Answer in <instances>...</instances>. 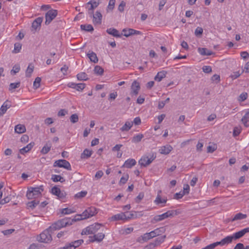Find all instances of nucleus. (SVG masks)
Returning <instances> with one entry per match:
<instances>
[{
	"mask_svg": "<svg viewBox=\"0 0 249 249\" xmlns=\"http://www.w3.org/2000/svg\"><path fill=\"white\" fill-rule=\"evenodd\" d=\"M44 191V187L40 185L36 187H30L26 193V196L29 199L36 198L41 195V193Z\"/></svg>",
	"mask_w": 249,
	"mask_h": 249,
	"instance_id": "1",
	"label": "nucleus"
},
{
	"mask_svg": "<svg viewBox=\"0 0 249 249\" xmlns=\"http://www.w3.org/2000/svg\"><path fill=\"white\" fill-rule=\"evenodd\" d=\"M160 231L159 229H156L150 232L143 234L137 239V241L140 243L146 242L152 238L159 236L160 234Z\"/></svg>",
	"mask_w": 249,
	"mask_h": 249,
	"instance_id": "2",
	"label": "nucleus"
},
{
	"mask_svg": "<svg viewBox=\"0 0 249 249\" xmlns=\"http://www.w3.org/2000/svg\"><path fill=\"white\" fill-rule=\"evenodd\" d=\"M97 213V209L94 207H90L85 210L81 214L78 215L80 218H77V220L85 219L89 218Z\"/></svg>",
	"mask_w": 249,
	"mask_h": 249,
	"instance_id": "3",
	"label": "nucleus"
},
{
	"mask_svg": "<svg viewBox=\"0 0 249 249\" xmlns=\"http://www.w3.org/2000/svg\"><path fill=\"white\" fill-rule=\"evenodd\" d=\"M52 232L48 228L40 234L39 237L37 238V240L40 242L45 243H50L52 240Z\"/></svg>",
	"mask_w": 249,
	"mask_h": 249,
	"instance_id": "4",
	"label": "nucleus"
},
{
	"mask_svg": "<svg viewBox=\"0 0 249 249\" xmlns=\"http://www.w3.org/2000/svg\"><path fill=\"white\" fill-rule=\"evenodd\" d=\"M101 226L102 225L99 223H95L89 225L82 230L81 234L88 235L94 234L100 229Z\"/></svg>",
	"mask_w": 249,
	"mask_h": 249,
	"instance_id": "5",
	"label": "nucleus"
},
{
	"mask_svg": "<svg viewBox=\"0 0 249 249\" xmlns=\"http://www.w3.org/2000/svg\"><path fill=\"white\" fill-rule=\"evenodd\" d=\"M53 166L63 168L69 171L71 170V164L65 160H59L55 161Z\"/></svg>",
	"mask_w": 249,
	"mask_h": 249,
	"instance_id": "6",
	"label": "nucleus"
},
{
	"mask_svg": "<svg viewBox=\"0 0 249 249\" xmlns=\"http://www.w3.org/2000/svg\"><path fill=\"white\" fill-rule=\"evenodd\" d=\"M57 11L56 10L51 9L49 10L45 14V24H49L56 17Z\"/></svg>",
	"mask_w": 249,
	"mask_h": 249,
	"instance_id": "7",
	"label": "nucleus"
},
{
	"mask_svg": "<svg viewBox=\"0 0 249 249\" xmlns=\"http://www.w3.org/2000/svg\"><path fill=\"white\" fill-rule=\"evenodd\" d=\"M140 89V83L137 81L135 80L132 84L131 86V92L130 94L132 97L136 96Z\"/></svg>",
	"mask_w": 249,
	"mask_h": 249,
	"instance_id": "8",
	"label": "nucleus"
},
{
	"mask_svg": "<svg viewBox=\"0 0 249 249\" xmlns=\"http://www.w3.org/2000/svg\"><path fill=\"white\" fill-rule=\"evenodd\" d=\"M52 193L60 199H63L65 198L66 193L64 191H61L60 189L56 186H54L52 189Z\"/></svg>",
	"mask_w": 249,
	"mask_h": 249,
	"instance_id": "9",
	"label": "nucleus"
},
{
	"mask_svg": "<svg viewBox=\"0 0 249 249\" xmlns=\"http://www.w3.org/2000/svg\"><path fill=\"white\" fill-rule=\"evenodd\" d=\"M105 238V234L102 232L94 234L93 236H89V241L90 243L94 242H101Z\"/></svg>",
	"mask_w": 249,
	"mask_h": 249,
	"instance_id": "10",
	"label": "nucleus"
},
{
	"mask_svg": "<svg viewBox=\"0 0 249 249\" xmlns=\"http://www.w3.org/2000/svg\"><path fill=\"white\" fill-rule=\"evenodd\" d=\"M152 157L149 158L147 156H143L139 161V163L141 166L146 167L149 165L154 160Z\"/></svg>",
	"mask_w": 249,
	"mask_h": 249,
	"instance_id": "11",
	"label": "nucleus"
},
{
	"mask_svg": "<svg viewBox=\"0 0 249 249\" xmlns=\"http://www.w3.org/2000/svg\"><path fill=\"white\" fill-rule=\"evenodd\" d=\"M68 87L75 89L77 91H82L85 88L86 84L84 83L76 84L73 82H70L67 85Z\"/></svg>",
	"mask_w": 249,
	"mask_h": 249,
	"instance_id": "12",
	"label": "nucleus"
},
{
	"mask_svg": "<svg viewBox=\"0 0 249 249\" xmlns=\"http://www.w3.org/2000/svg\"><path fill=\"white\" fill-rule=\"evenodd\" d=\"M76 220H77V219H71V218H65L59 220V221L61 224L60 226L62 228L63 227L72 225V223Z\"/></svg>",
	"mask_w": 249,
	"mask_h": 249,
	"instance_id": "13",
	"label": "nucleus"
},
{
	"mask_svg": "<svg viewBox=\"0 0 249 249\" xmlns=\"http://www.w3.org/2000/svg\"><path fill=\"white\" fill-rule=\"evenodd\" d=\"M247 232H249V227L234 233L231 236L233 238V240H236L240 238Z\"/></svg>",
	"mask_w": 249,
	"mask_h": 249,
	"instance_id": "14",
	"label": "nucleus"
},
{
	"mask_svg": "<svg viewBox=\"0 0 249 249\" xmlns=\"http://www.w3.org/2000/svg\"><path fill=\"white\" fill-rule=\"evenodd\" d=\"M165 237V236H160L158 237L155 239V240L153 242L149 244V248H152L160 245L161 243H162L164 241Z\"/></svg>",
	"mask_w": 249,
	"mask_h": 249,
	"instance_id": "15",
	"label": "nucleus"
},
{
	"mask_svg": "<svg viewBox=\"0 0 249 249\" xmlns=\"http://www.w3.org/2000/svg\"><path fill=\"white\" fill-rule=\"evenodd\" d=\"M123 32L124 33V36L126 37H128L130 36H132L133 35H140L141 34V32L139 31L135 30L133 29H124L123 30Z\"/></svg>",
	"mask_w": 249,
	"mask_h": 249,
	"instance_id": "16",
	"label": "nucleus"
},
{
	"mask_svg": "<svg viewBox=\"0 0 249 249\" xmlns=\"http://www.w3.org/2000/svg\"><path fill=\"white\" fill-rule=\"evenodd\" d=\"M170 215H171V212L170 211H168L166 213H165L161 214L156 215L154 217L153 220L155 222L160 221L168 217Z\"/></svg>",
	"mask_w": 249,
	"mask_h": 249,
	"instance_id": "17",
	"label": "nucleus"
},
{
	"mask_svg": "<svg viewBox=\"0 0 249 249\" xmlns=\"http://www.w3.org/2000/svg\"><path fill=\"white\" fill-rule=\"evenodd\" d=\"M93 22L94 24H101L102 23V15L99 11H96L93 15Z\"/></svg>",
	"mask_w": 249,
	"mask_h": 249,
	"instance_id": "18",
	"label": "nucleus"
},
{
	"mask_svg": "<svg viewBox=\"0 0 249 249\" xmlns=\"http://www.w3.org/2000/svg\"><path fill=\"white\" fill-rule=\"evenodd\" d=\"M11 106V104L10 102L6 101L0 108V117L2 116L7 111V110L10 108Z\"/></svg>",
	"mask_w": 249,
	"mask_h": 249,
	"instance_id": "19",
	"label": "nucleus"
},
{
	"mask_svg": "<svg viewBox=\"0 0 249 249\" xmlns=\"http://www.w3.org/2000/svg\"><path fill=\"white\" fill-rule=\"evenodd\" d=\"M43 17H38L36 18L32 23V27L35 30H37V28H40L41 24L43 21Z\"/></svg>",
	"mask_w": 249,
	"mask_h": 249,
	"instance_id": "20",
	"label": "nucleus"
},
{
	"mask_svg": "<svg viewBox=\"0 0 249 249\" xmlns=\"http://www.w3.org/2000/svg\"><path fill=\"white\" fill-rule=\"evenodd\" d=\"M126 218V214L125 213H118L117 214H115L111 217L110 219L112 221H117L120 220H122L123 221H125V219Z\"/></svg>",
	"mask_w": 249,
	"mask_h": 249,
	"instance_id": "21",
	"label": "nucleus"
},
{
	"mask_svg": "<svg viewBox=\"0 0 249 249\" xmlns=\"http://www.w3.org/2000/svg\"><path fill=\"white\" fill-rule=\"evenodd\" d=\"M171 151V147L170 145L167 144L164 146H162L159 149V152L161 154L167 155Z\"/></svg>",
	"mask_w": 249,
	"mask_h": 249,
	"instance_id": "22",
	"label": "nucleus"
},
{
	"mask_svg": "<svg viewBox=\"0 0 249 249\" xmlns=\"http://www.w3.org/2000/svg\"><path fill=\"white\" fill-rule=\"evenodd\" d=\"M242 123L246 127H249V109L247 110L241 119Z\"/></svg>",
	"mask_w": 249,
	"mask_h": 249,
	"instance_id": "23",
	"label": "nucleus"
},
{
	"mask_svg": "<svg viewBox=\"0 0 249 249\" xmlns=\"http://www.w3.org/2000/svg\"><path fill=\"white\" fill-rule=\"evenodd\" d=\"M136 164V161L133 159H129L127 160L124 163L123 167L127 168H131L132 166Z\"/></svg>",
	"mask_w": 249,
	"mask_h": 249,
	"instance_id": "24",
	"label": "nucleus"
},
{
	"mask_svg": "<svg viewBox=\"0 0 249 249\" xmlns=\"http://www.w3.org/2000/svg\"><path fill=\"white\" fill-rule=\"evenodd\" d=\"M107 33L116 37H120L122 36L117 29L113 28L107 29Z\"/></svg>",
	"mask_w": 249,
	"mask_h": 249,
	"instance_id": "25",
	"label": "nucleus"
},
{
	"mask_svg": "<svg viewBox=\"0 0 249 249\" xmlns=\"http://www.w3.org/2000/svg\"><path fill=\"white\" fill-rule=\"evenodd\" d=\"M87 56L90 59V60L94 63H97L98 62V58L96 54L92 51H89L87 53Z\"/></svg>",
	"mask_w": 249,
	"mask_h": 249,
	"instance_id": "26",
	"label": "nucleus"
},
{
	"mask_svg": "<svg viewBox=\"0 0 249 249\" xmlns=\"http://www.w3.org/2000/svg\"><path fill=\"white\" fill-rule=\"evenodd\" d=\"M247 215L246 214H243L241 213H236L234 217L231 219V221H235L238 220H242L246 218Z\"/></svg>",
	"mask_w": 249,
	"mask_h": 249,
	"instance_id": "27",
	"label": "nucleus"
},
{
	"mask_svg": "<svg viewBox=\"0 0 249 249\" xmlns=\"http://www.w3.org/2000/svg\"><path fill=\"white\" fill-rule=\"evenodd\" d=\"M99 4V0H91L87 3V6L89 7H89H90V9H94L98 7Z\"/></svg>",
	"mask_w": 249,
	"mask_h": 249,
	"instance_id": "28",
	"label": "nucleus"
},
{
	"mask_svg": "<svg viewBox=\"0 0 249 249\" xmlns=\"http://www.w3.org/2000/svg\"><path fill=\"white\" fill-rule=\"evenodd\" d=\"M161 193V191H159L158 193V195L157 196V197L156 199L154 201V202L157 205H160L161 204L165 203L166 202V200L163 198H162L160 193Z\"/></svg>",
	"mask_w": 249,
	"mask_h": 249,
	"instance_id": "29",
	"label": "nucleus"
},
{
	"mask_svg": "<svg viewBox=\"0 0 249 249\" xmlns=\"http://www.w3.org/2000/svg\"><path fill=\"white\" fill-rule=\"evenodd\" d=\"M61 224L59 222V220L53 223L51 226L49 227V229L51 231L53 232L54 231L58 230L60 229L61 228Z\"/></svg>",
	"mask_w": 249,
	"mask_h": 249,
	"instance_id": "30",
	"label": "nucleus"
},
{
	"mask_svg": "<svg viewBox=\"0 0 249 249\" xmlns=\"http://www.w3.org/2000/svg\"><path fill=\"white\" fill-rule=\"evenodd\" d=\"M26 131L25 127L24 125L22 124H18L16 125L15 127V131L16 133L18 134H21L25 132Z\"/></svg>",
	"mask_w": 249,
	"mask_h": 249,
	"instance_id": "31",
	"label": "nucleus"
},
{
	"mask_svg": "<svg viewBox=\"0 0 249 249\" xmlns=\"http://www.w3.org/2000/svg\"><path fill=\"white\" fill-rule=\"evenodd\" d=\"M198 51L202 55H211L213 53L212 51L204 48H199L198 49Z\"/></svg>",
	"mask_w": 249,
	"mask_h": 249,
	"instance_id": "32",
	"label": "nucleus"
},
{
	"mask_svg": "<svg viewBox=\"0 0 249 249\" xmlns=\"http://www.w3.org/2000/svg\"><path fill=\"white\" fill-rule=\"evenodd\" d=\"M92 154V151L91 150L85 149L81 155V158L82 159H88L91 156Z\"/></svg>",
	"mask_w": 249,
	"mask_h": 249,
	"instance_id": "33",
	"label": "nucleus"
},
{
	"mask_svg": "<svg viewBox=\"0 0 249 249\" xmlns=\"http://www.w3.org/2000/svg\"><path fill=\"white\" fill-rule=\"evenodd\" d=\"M51 147H52L51 143L50 142H47L42 148V149L41 150V153L42 154H47L51 150Z\"/></svg>",
	"mask_w": 249,
	"mask_h": 249,
	"instance_id": "34",
	"label": "nucleus"
},
{
	"mask_svg": "<svg viewBox=\"0 0 249 249\" xmlns=\"http://www.w3.org/2000/svg\"><path fill=\"white\" fill-rule=\"evenodd\" d=\"M133 122L127 121L125 122V124L121 128V130L122 131H127L132 126Z\"/></svg>",
	"mask_w": 249,
	"mask_h": 249,
	"instance_id": "35",
	"label": "nucleus"
},
{
	"mask_svg": "<svg viewBox=\"0 0 249 249\" xmlns=\"http://www.w3.org/2000/svg\"><path fill=\"white\" fill-rule=\"evenodd\" d=\"M165 74L166 72L164 71L159 72L154 77V79L156 81L160 82L162 80V78H164L166 76Z\"/></svg>",
	"mask_w": 249,
	"mask_h": 249,
	"instance_id": "36",
	"label": "nucleus"
},
{
	"mask_svg": "<svg viewBox=\"0 0 249 249\" xmlns=\"http://www.w3.org/2000/svg\"><path fill=\"white\" fill-rule=\"evenodd\" d=\"M33 146L34 144L31 143L28 144L25 147H24L19 150L20 153L21 154H24L29 151L33 148Z\"/></svg>",
	"mask_w": 249,
	"mask_h": 249,
	"instance_id": "37",
	"label": "nucleus"
},
{
	"mask_svg": "<svg viewBox=\"0 0 249 249\" xmlns=\"http://www.w3.org/2000/svg\"><path fill=\"white\" fill-rule=\"evenodd\" d=\"M52 180L55 182L60 181V182H64L65 179L60 175H53L51 178Z\"/></svg>",
	"mask_w": 249,
	"mask_h": 249,
	"instance_id": "38",
	"label": "nucleus"
},
{
	"mask_svg": "<svg viewBox=\"0 0 249 249\" xmlns=\"http://www.w3.org/2000/svg\"><path fill=\"white\" fill-rule=\"evenodd\" d=\"M80 27L82 30L87 32H92L94 30L93 27L91 24H82Z\"/></svg>",
	"mask_w": 249,
	"mask_h": 249,
	"instance_id": "39",
	"label": "nucleus"
},
{
	"mask_svg": "<svg viewBox=\"0 0 249 249\" xmlns=\"http://www.w3.org/2000/svg\"><path fill=\"white\" fill-rule=\"evenodd\" d=\"M77 78L80 81H86L88 80L87 74L85 72H80L77 74Z\"/></svg>",
	"mask_w": 249,
	"mask_h": 249,
	"instance_id": "40",
	"label": "nucleus"
},
{
	"mask_svg": "<svg viewBox=\"0 0 249 249\" xmlns=\"http://www.w3.org/2000/svg\"><path fill=\"white\" fill-rule=\"evenodd\" d=\"M223 246L231 243L233 241V238L231 236H227L221 240Z\"/></svg>",
	"mask_w": 249,
	"mask_h": 249,
	"instance_id": "41",
	"label": "nucleus"
},
{
	"mask_svg": "<svg viewBox=\"0 0 249 249\" xmlns=\"http://www.w3.org/2000/svg\"><path fill=\"white\" fill-rule=\"evenodd\" d=\"M22 45L21 43L17 42L14 44V49L12 51L14 53H19L21 49Z\"/></svg>",
	"mask_w": 249,
	"mask_h": 249,
	"instance_id": "42",
	"label": "nucleus"
},
{
	"mask_svg": "<svg viewBox=\"0 0 249 249\" xmlns=\"http://www.w3.org/2000/svg\"><path fill=\"white\" fill-rule=\"evenodd\" d=\"M83 240L82 239H79L77 240H75L74 241H72L71 242L72 246H73V249H75L77 247H79L83 243Z\"/></svg>",
	"mask_w": 249,
	"mask_h": 249,
	"instance_id": "43",
	"label": "nucleus"
},
{
	"mask_svg": "<svg viewBox=\"0 0 249 249\" xmlns=\"http://www.w3.org/2000/svg\"><path fill=\"white\" fill-rule=\"evenodd\" d=\"M143 137V135L141 134H138L137 135L134 136L132 140V142L134 143H137L140 142L142 138Z\"/></svg>",
	"mask_w": 249,
	"mask_h": 249,
	"instance_id": "44",
	"label": "nucleus"
},
{
	"mask_svg": "<svg viewBox=\"0 0 249 249\" xmlns=\"http://www.w3.org/2000/svg\"><path fill=\"white\" fill-rule=\"evenodd\" d=\"M39 204V201L34 200L27 203V206L28 208H30L32 209H34Z\"/></svg>",
	"mask_w": 249,
	"mask_h": 249,
	"instance_id": "45",
	"label": "nucleus"
},
{
	"mask_svg": "<svg viewBox=\"0 0 249 249\" xmlns=\"http://www.w3.org/2000/svg\"><path fill=\"white\" fill-rule=\"evenodd\" d=\"M20 83L19 82L17 83H11L9 85V90L11 91H13L14 89L16 88H18L20 87Z\"/></svg>",
	"mask_w": 249,
	"mask_h": 249,
	"instance_id": "46",
	"label": "nucleus"
},
{
	"mask_svg": "<svg viewBox=\"0 0 249 249\" xmlns=\"http://www.w3.org/2000/svg\"><path fill=\"white\" fill-rule=\"evenodd\" d=\"M94 71L96 74L101 75L104 72V69L99 66H96L94 67Z\"/></svg>",
	"mask_w": 249,
	"mask_h": 249,
	"instance_id": "47",
	"label": "nucleus"
},
{
	"mask_svg": "<svg viewBox=\"0 0 249 249\" xmlns=\"http://www.w3.org/2000/svg\"><path fill=\"white\" fill-rule=\"evenodd\" d=\"M34 66L30 64L26 71V76L27 77H30L32 73L33 72Z\"/></svg>",
	"mask_w": 249,
	"mask_h": 249,
	"instance_id": "48",
	"label": "nucleus"
},
{
	"mask_svg": "<svg viewBox=\"0 0 249 249\" xmlns=\"http://www.w3.org/2000/svg\"><path fill=\"white\" fill-rule=\"evenodd\" d=\"M87 194V192L86 191H81L75 194V197L77 198H81L85 197Z\"/></svg>",
	"mask_w": 249,
	"mask_h": 249,
	"instance_id": "49",
	"label": "nucleus"
},
{
	"mask_svg": "<svg viewBox=\"0 0 249 249\" xmlns=\"http://www.w3.org/2000/svg\"><path fill=\"white\" fill-rule=\"evenodd\" d=\"M70 119L72 123H76L79 120L78 116L76 114L71 115Z\"/></svg>",
	"mask_w": 249,
	"mask_h": 249,
	"instance_id": "50",
	"label": "nucleus"
},
{
	"mask_svg": "<svg viewBox=\"0 0 249 249\" xmlns=\"http://www.w3.org/2000/svg\"><path fill=\"white\" fill-rule=\"evenodd\" d=\"M74 213V211L72 210L71 209L68 208L62 209L61 210V213L64 214H68Z\"/></svg>",
	"mask_w": 249,
	"mask_h": 249,
	"instance_id": "51",
	"label": "nucleus"
},
{
	"mask_svg": "<svg viewBox=\"0 0 249 249\" xmlns=\"http://www.w3.org/2000/svg\"><path fill=\"white\" fill-rule=\"evenodd\" d=\"M41 79L40 77H37L34 82V87L35 89H37L39 87Z\"/></svg>",
	"mask_w": 249,
	"mask_h": 249,
	"instance_id": "52",
	"label": "nucleus"
},
{
	"mask_svg": "<svg viewBox=\"0 0 249 249\" xmlns=\"http://www.w3.org/2000/svg\"><path fill=\"white\" fill-rule=\"evenodd\" d=\"M128 178H129V176H128V175H127V174H126L124 176L122 177L121 178V179L119 182V184L120 185L125 184L128 180Z\"/></svg>",
	"mask_w": 249,
	"mask_h": 249,
	"instance_id": "53",
	"label": "nucleus"
},
{
	"mask_svg": "<svg viewBox=\"0 0 249 249\" xmlns=\"http://www.w3.org/2000/svg\"><path fill=\"white\" fill-rule=\"evenodd\" d=\"M203 71L205 73H210L212 72V69L211 66H204L202 68Z\"/></svg>",
	"mask_w": 249,
	"mask_h": 249,
	"instance_id": "54",
	"label": "nucleus"
},
{
	"mask_svg": "<svg viewBox=\"0 0 249 249\" xmlns=\"http://www.w3.org/2000/svg\"><path fill=\"white\" fill-rule=\"evenodd\" d=\"M115 3V0H110L109 1L108 5V9L110 10H112L114 9Z\"/></svg>",
	"mask_w": 249,
	"mask_h": 249,
	"instance_id": "55",
	"label": "nucleus"
},
{
	"mask_svg": "<svg viewBox=\"0 0 249 249\" xmlns=\"http://www.w3.org/2000/svg\"><path fill=\"white\" fill-rule=\"evenodd\" d=\"M248 97V94L246 92L242 93L239 97V101H244L247 99Z\"/></svg>",
	"mask_w": 249,
	"mask_h": 249,
	"instance_id": "56",
	"label": "nucleus"
},
{
	"mask_svg": "<svg viewBox=\"0 0 249 249\" xmlns=\"http://www.w3.org/2000/svg\"><path fill=\"white\" fill-rule=\"evenodd\" d=\"M41 245L33 243L31 244L28 249H41Z\"/></svg>",
	"mask_w": 249,
	"mask_h": 249,
	"instance_id": "57",
	"label": "nucleus"
},
{
	"mask_svg": "<svg viewBox=\"0 0 249 249\" xmlns=\"http://www.w3.org/2000/svg\"><path fill=\"white\" fill-rule=\"evenodd\" d=\"M20 70V66L19 65H15L12 70H11V73H13L14 74H16Z\"/></svg>",
	"mask_w": 249,
	"mask_h": 249,
	"instance_id": "58",
	"label": "nucleus"
},
{
	"mask_svg": "<svg viewBox=\"0 0 249 249\" xmlns=\"http://www.w3.org/2000/svg\"><path fill=\"white\" fill-rule=\"evenodd\" d=\"M144 197L143 193H140L135 199L136 203H139L140 201Z\"/></svg>",
	"mask_w": 249,
	"mask_h": 249,
	"instance_id": "59",
	"label": "nucleus"
},
{
	"mask_svg": "<svg viewBox=\"0 0 249 249\" xmlns=\"http://www.w3.org/2000/svg\"><path fill=\"white\" fill-rule=\"evenodd\" d=\"M203 29L201 27H198L195 30V35L196 36L201 35L203 33Z\"/></svg>",
	"mask_w": 249,
	"mask_h": 249,
	"instance_id": "60",
	"label": "nucleus"
},
{
	"mask_svg": "<svg viewBox=\"0 0 249 249\" xmlns=\"http://www.w3.org/2000/svg\"><path fill=\"white\" fill-rule=\"evenodd\" d=\"M68 113V111L65 109H60L58 112V116H64Z\"/></svg>",
	"mask_w": 249,
	"mask_h": 249,
	"instance_id": "61",
	"label": "nucleus"
},
{
	"mask_svg": "<svg viewBox=\"0 0 249 249\" xmlns=\"http://www.w3.org/2000/svg\"><path fill=\"white\" fill-rule=\"evenodd\" d=\"M10 198L9 197H5L2 199H0V204L1 205L5 204L9 202Z\"/></svg>",
	"mask_w": 249,
	"mask_h": 249,
	"instance_id": "62",
	"label": "nucleus"
},
{
	"mask_svg": "<svg viewBox=\"0 0 249 249\" xmlns=\"http://www.w3.org/2000/svg\"><path fill=\"white\" fill-rule=\"evenodd\" d=\"M103 175H104V173L102 171H101V170L98 171L96 173L95 175V178H96L97 179H99L102 177Z\"/></svg>",
	"mask_w": 249,
	"mask_h": 249,
	"instance_id": "63",
	"label": "nucleus"
},
{
	"mask_svg": "<svg viewBox=\"0 0 249 249\" xmlns=\"http://www.w3.org/2000/svg\"><path fill=\"white\" fill-rule=\"evenodd\" d=\"M241 56L245 59H248L249 57V53L247 52H242L241 53Z\"/></svg>",
	"mask_w": 249,
	"mask_h": 249,
	"instance_id": "64",
	"label": "nucleus"
}]
</instances>
